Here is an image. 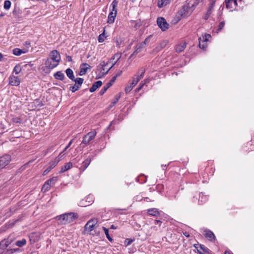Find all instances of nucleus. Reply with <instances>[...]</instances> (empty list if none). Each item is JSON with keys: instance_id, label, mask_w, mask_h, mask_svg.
<instances>
[{"instance_id": "obj_19", "label": "nucleus", "mask_w": 254, "mask_h": 254, "mask_svg": "<svg viewBox=\"0 0 254 254\" xmlns=\"http://www.w3.org/2000/svg\"><path fill=\"white\" fill-rule=\"evenodd\" d=\"M117 15V11L110 12L108 17L107 22L109 24H111L114 22L115 18Z\"/></svg>"}, {"instance_id": "obj_59", "label": "nucleus", "mask_w": 254, "mask_h": 254, "mask_svg": "<svg viewBox=\"0 0 254 254\" xmlns=\"http://www.w3.org/2000/svg\"><path fill=\"white\" fill-rule=\"evenodd\" d=\"M161 45L162 48L165 47V46L166 45V42H164L162 43H161Z\"/></svg>"}, {"instance_id": "obj_2", "label": "nucleus", "mask_w": 254, "mask_h": 254, "mask_svg": "<svg viewBox=\"0 0 254 254\" xmlns=\"http://www.w3.org/2000/svg\"><path fill=\"white\" fill-rule=\"evenodd\" d=\"M78 218V215L76 213L69 212L64 213L56 217V219L60 221L62 224H67L73 222Z\"/></svg>"}, {"instance_id": "obj_29", "label": "nucleus", "mask_w": 254, "mask_h": 254, "mask_svg": "<svg viewBox=\"0 0 254 254\" xmlns=\"http://www.w3.org/2000/svg\"><path fill=\"white\" fill-rule=\"evenodd\" d=\"M210 38H211V35L210 34H205L199 37V40H202V43H205V42H207L208 41Z\"/></svg>"}, {"instance_id": "obj_15", "label": "nucleus", "mask_w": 254, "mask_h": 254, "mask_svg": "<svg viewBox=\"0 0 254 254\" xmlns=\"http://www.w3.org/2000/svg\"><path fill=\"white\" fill-rule=\"evenodd\" d=\"M203 235L209 241H213L215 240V236L213 233L209 230H205Z\"/></svg>"}, {"instance_id": "obj_49", "label": "nucleus", "mask_w": 254, "mask_h": 254, "mask_svg": "<svg viewBox=\"0 0 254 254\" xmlns=\"http://www.w3.org/2000/svg\"><path fill=\"white\" fill-rule=\"evenodd\" d=\"M224 25H225L224 21L221 22L219 24L218 30H219V31L223 29V28L224 27Z\"/></svg>"}, {"instance_id": "obj_30", "label": "nucleus", "mask_w": 254, "mask_h": 254, "mask_svg": "<svg viewBox=\"0 0 254 254\" xmlns=\"http://www.w3.org/2000/svg\"><path fill=\"white\" fill-rule=\"evenodd\" d=\"M108 64V63L107 62L106 63L105 61H102L100 64L97 66V68L99 70H101V71H104L105 69V67Z\"/></svg>"}, {"instance_id": "obj_36", "label": "nucleus", "mask_w": 254, "mask_h": 254, "mask_svg": "<svg viewBox=\"0 0 254 254\" xmlns=\"http://www.w3.org/2000/svg\"><path fill=\"white\" fill-rule=\"evenodd\" d=\"M25 52H23L21 50H20V49L19 48H14L13 50V54L14 55H16V56H19L22 53H24Z\"/></svg>"}, {"instance_id": "obj_45", "label": "nucleus", "mask_w": 254, "mask_h": 254, "mask_svg": "<svg viewBox=\"0 0 254 254\" xmlns=\"http://www.w3.org/2000/svg\"><path fill=\"white\" fill-rule=\"evenodd\" d=\"M20 251V249L19 248H16V249H9L8 251V254H13L14 253L16 252H19Z\"/></svg>"}, {"instance_id": "obj_23", "label": "nucleus", "mask_w": 254, "mask_h": 254, "mask_svg": "<svg viewBox=\"0 0 254 254\" xmlns=\"http://www.w3.org/2000/svg\"><path fill=\"white\" fill-rule=\"evenodd\" d=\"M172 0H158L157 5L159 8L163 7L168 4Z\"/></svg>"}, {"instance_id": "obj_35", "label": "nucleus", "mask_w": 254, "mask_h": 254, "mask_svg": "<svg viewBox=\"0 0 254 254\" xmlns=\"http://www.w3.org/2000/svg\"><path fill=\"white\" fill-rule=\"evenodd\" d=\"M57 181V177H53L49 180H48L46 182L48 183L51 187L55 185L56 182Z\"/></svg>"}, {"instance_id": "obj_14", "label": "nucleus", "mask_w": 254, "mask_h": 254, "mask_svg": "<svg viewBox=\"0 0 254 254\" xmlns=\"http://www.w3.org/2000/svg\"><path fill=\"white\" fill-rule=\"evenodd\" d=\"M139 81V80L138 78H136V77H133L132 78V82L130 83V84L129 85H127L125 88V91L126 93H129Z\"/></svg>"}, {"instance_id": "obj_3", "label": "nucleus", "mask_w": 254, "mask_h": 254, "mask_svg": "<svg viewBox=\"0 0 254 254\" xmlns=\"http://www.w3.org/2000/svg\"><path fill=\"white\" fill-rule=\"evenodd\" d=\"M12 240L9 238L4 239L0 242V254H8L10 248H8L11 244Z\"/></svg>"}, {"instance_id": "obj_5", "label": "nucleus", "mask_w": 254, "mask_h": 254, "mask_svg": "<svg viewBox=\"0 0 254 254\" xmlns=\"http://www.w3.org/2000/svg\"><path fill=\"white\" fill-rule=\"evenodd\" d=\"M96 135V132L95 131H90L87 134L85 135L83 137V140L82 141V144L85 145L88 144L90 141L93 140Z\"/></svg>"}, {"instance_id": "obj_12", "label": "nucleus", "mask_w": 254, "mask_h": 254, "mask_svg": "<svg viewBox=\"0 0 254 254\" xmlns=\"http://www.w3.org/2000/svg\"><path fill=\"white\" fill-rule=\"evenodd\" d=\"M91 66L86 63H83L80 66V71L79 75L80 76L85 74L88 69H90Z\"/></svg>"}, {"instance_id": "obj_4", "label": "nucleus", "mask_w": 254, "mask_h": 254, "mask_svg": "<svg viewBox=\"0 0 254 254\" xmlns=\"http://www.w3.org/2000/svg\"><path fill=\"white\" fill-rule=\"evenodd\" d=\"M64 155V154H63V155H61V157H56L54 160L52 161L50 163L49 166L44 171L43 174L46 175L48 174L51 169L54 168L57 164L58 163L62 160V157Z\"/></svg>"}, {"instance_id": "obj_53", "label": "nucleus", "mask_w": 254, "mask_h": 254, "mask_svg": "<svg viewBox=\"0 0 254 254\" xmlns=\"http://www.w3.org/2000/svg\"><path fill=\"white\" fill-rule=\"evenodd\" d=\"M122 73V71H118L116 75H115L116 78H117L118 76H120Z\"/></svg>"}, {"instance_id": "obj_61", "label": "nucleus", "mask_w": 254, "mask_h": 254, "mask_svg": "<svg viewBox=\"0 0 254 254\" xmlns=\"http://www.w3.org/2000/svg\"><path fill=\"white\" fill-rule=\"evenodd\" d=\"M225 254H232V253H230L229 252H227V251H226V252H225Z\"/></svg>"}, {"instance_id": "obj_37", "label": "nucleus", "mask_w": 254, "mask_h": 254, "mask_svg": "<svg viewBox=\"0 0 254 254\" xmlns=\"http://www.w3.org/2000/svg\"><path fill=\"white\" fill-rule=\"evenodd\" d=\"M51 187V186L46 182L42 187V190L44 192L50 190Z\"/></svg>"}, {"instance_id": "obj_62", "label": "nucleus", "mask_w": 254, "mask_h": 254, "mask_svg": "<svg viewBox=\"0 0 254 254\" xmlns=\"http://www.w3.org/2000/svg\"><path fill=\"white\" fill-rule=\"evenodd\" d=\"M2 58V55L1 53H0V61L1 60V59Z\"/></svg>"}, {"instance_id": "obj_25", "label": "nucleus", "mask_w": 254, "mask_h": 254, "mask_svg": "<svg viewBox=\"0 0 254 254\" xmlns=\"http://www.w3.org/2000/svg\"><path fill=\"white\" fill-rule=\"evenodd\" d=\"M186 47V44L185 43L178 44L176 46V51L178 53L182 52Z\"/></svg>"}, {"instance_id": "obj_16", "label": "nucleus", "mask_w": 254, "mask_h": 254, "mask_svg": "<svg viewBox=\"0 0 254 254\" xmlns=\"http://www.w3.org/2000/svg\"><path fill=\"white\" fill-rule=\"evenodd\" d=\"M145 46L142 43L137 44L134 47V51L130 55L129 58H131L133 55H136L140 53Z\"/></svg>"}, {"instance_id": "obj_32", "label": "nucleus", "mask_w": 254, "mask_h": 254, "mask_svg": "<svg viewBox=\"0 0 254 254\" xmlns=\"http://www.w3.org/2000/svg\"><path fill=\"white\" fill-rule=\"evenodd\" d=\"M215 3V0H213L212 1H210V5L207 10L208 14H211L214 9V7Z\"/></svg>"}, {"instance_id": "obj_13", "label": "nucleus", "mask_w": 254, "mask_h": 254, "mask_svg": "<svg viewBox=\"0 0 254 254\" xmlns=\"http://www.w3.org/2000/svg\"><path fill=\"white\" fill-rule=\"evenodd\" d=\"M122 56V54L121 53H117L115 54L111 59V61L112 62L113 64L112 66L109 68V69L107 70L105 74L107 73L108 71L116 64V63L120 60Z\"/></svg>"}, {"instance_id": "obj_55", "label": "nucleus", "mask_w": 254, "mask_h": 254, "mask_svg": "<svg viewBox=\"0 0 254 254\" xmlns=\"http://www.w3.org/2000/svg\"><path fill=\"white\" fill-rule=\"evenodd\" d=\"M161 223H162V222L160 220H155V225L158 224L159 226H160Z\"/></svg>"}, {"instance_id": "obj_9", "label": "nucleus", "mask_w": 254, "mask_h": 254, "mask_svg": "<svg viewBox=\"0 0 254 254\" xmlns=\"http://www.w3.org/2000/svg\"><path fill=\"white\" fill-rule=\"evenodd\" d=\"M194 247L197 250V252L199 254H205L209 253V249L201 244H194Z\"/></svg>"}, {"instance_id": "obj_38", "label": "nucleus", "mask_w": 254, "mask_h": 254, "mask_svg": "<svg viewBox=\"0 0 254 254\" xmlns=\"http://www.w3.org/2000/svg\"><path fill=\"white\" fill-rule=\"evenodd\" d=\"M81 87L78 86L76 83L72 86L70 87L69 89L72 91V92H75L77 90H78Z\"/></svg>"}, {"instance_id": "obj_24", "label": "nucleus", "mask_w": 254, "mask_h": 254, "mask_svg": "<svg viewBox=\"0 0 254 254\" xmlns=\"http://www.w3.org/2000/svg\"><path fill=\"white\" fill-rule=\"evenodd\" d=\"M54 77L58 80H63L64 78V75L62 71H57L54 74Z\"/></svg>"}, {"instance_id": "obj_18", "label": "nucleus", "mask_w": 254, "mask_h": 254, "mask_svg": "<svg viewBox=\"0 0 254 254\" xmlns=\"http://www.w3.org/2000/svg\"><path fill=\"white\" fill-rule=\"evenodd\" d=\"M102 82L100 80L96 81L93 83L91 87L90 88L89 91L90 92H93L96 90V89L101 86Z\"/></svg>"}, {"instance_id": "obj_6", "label": "nucleus", "mask_w": 254, "mask_h": 254, "mask_svg": "<svg viewBox=\"0 0 254 254\" xmlns=\"http://www.w3.org/2000/svg\"><path fill=\"white\" fill-rule=\"evenodd\" d=\"M157 23L162 31H165L169 28V24L164 17H158L157 19Z\"/></svg>"}, {"instance_id": "obj_39", "label": "nucleus", "mask_w": 254, "mask_h": 254, "mask_svg": "<svg viewBox=\"0 0 254 254\" xmlns=\"http://www.w3.org/2000/svg\"><path fill=\"white\" fill-rule=\"evenodd\" d=\"M11 6V2L8 0H6L4 2V9L7 10L9 9Z\"/></svg>"}, {"instance_id": "obj_46", "label": "nucleus", "mask_w": 254, "mask_h": 254, "mask_svg": "<svg viewBox=\"0 0 254 254\" xmlns=\"http://www.w3.org/2000/svg\"><path fill=\"white\" fill-rule=\"evenodd\" d=\"M152 37V35H149L147 36L146 38L144 40V41L141 43L143 44V45L145 46L146 45L149 43L150 39Z\"/></svg>"}, {"instance_id": "obj_52", "label": "nucleus", "mask_w": 254, "mask_h": 254, "mask_svg": "<svg viewBox=\"0 0 254 254\" xmlns=\"http://www.w3.org/2000/svg\"><path fill=\"white\" fill-rule=\"evenodd\" d=\"M202 198H203V197H202L201 200H200V199L198 200V202H199V204H202L203 202L206 201V197H204V201L202 200Z\"/></svg>"}, {"instance_id": "obj_8", "label": "nucleus", "mask_w": 254, "mask_h": 254, "mask_svg": "<svg viewBox=\"0 0 254 254\" xmlns=\"http://www.w3.org/2000/svg\"><path fill=\"white\" fill-rule=\"evenodd\" d=\"M11 156L8 154H5L0 157V164L3 168L5 166L8 164L11 161Z\"/></svg>"}, {"instance_id": "obj_1", "label": "nucleus", "mask_w": 254, "mask_h": 254, "mask_svg": "<svg viewBox=\"0 0 254 254\" xmlns=\"http://www.w3.org/2000/svg\"><path fill=\"white\" fill-rule=\"evenodd\" d=\"M49 57L45 62V65L49 69H53L58 65L61 61V56L57 50H53Z\"/></svg>"}, {"instance_id": "obj_31", "label": "nucleus", "mask_w": 254, "mask_h": 254, "mask_svg": "<svg viewBox=\"0 0 254 254\" xmlns=\"http://www.w3.org/2000/svg\"><path fill=\"white\" fill-rule=\"evenodd\" d=\"M103 230H104V232H105V234L106 236V237L108 239V240L112 242H113V239L111 238V237L109 235V230L105 228V227H103L102 228Z\"/></svg>"}, {"instance_id": "obj_26", "label": "nucleus", "mask_w": 254, "mask_h": 254, "mask_svg": "<svg viewBox=\"0 0 254 254\" xmlns=\"http://www.w3.org/2000/svg\"><path fill=\"white\" fill-rule=\"evenodd\" d=\"M65 73L67 76L71 80H74V76L72 70L69 68L65 70Z\"/></svg>"}, {"instance_id": "obj_54", "label": "nucleus", "mask_w": 254, "mask_h": 254, "mask_svg": "<svg viewBox=\"0 0 254 254\" xmlns=\"http://www.w3.org/2000/svg\"><path fill=\"white\" fill-rule=\"evenodd\" d=\"M210 14H208V12H206V14H205V16H204V18L205 20L207 19L209 17V16H210Z\"/></svg>"}, {"instance_id": "obj_40", "label": "nucleus", "mask_w": 254, "mask_h": 254, "mask_svg": "<svg viewBox=\"0 0 254 254\" xmlns=\"http://www.w3.org/2000/svg\"><path fill=\"white\" fill-rule=\"evenodd\" d=\"M21 70V68L20 65H16L13 68V72H15L16 74H17L20 72Z\"/></svg>"}, {"instance_id": "obj_34", "label": "nucleus", "mask_w": 254, "mask_h": 254, "mask_svg": "<svg viewBox=\"0 0 254 254\" xmlns=\"http://www.w3.org/2000/svg\"><path fill=\"white\" fill-rule=\"evenodd\" d=\"M118 1L117 0H114L112 3L111 6L112 7V11L111 12H116L117 11L116 7L118 5Z\"/></svg>"}, {"instance_id": "obj_48", "label": "nucleus", "mask_w": 254, "mask_h": 254, "mask_svg": "<svg viewBox=\"0 0 254 254\" xmlns=\"http://www.w3.org/2000/svg\"><path fill=\"white\" fill-rule=\"evenodd\" d=\"M120 95L116 96L114 101L112 102V104L111 106H114L118 102L119 99L120 98Z\"/></svg>"}, {"instance_id": "obj_42", "label": "nucleus", "mask_w": 254, "mask_h": 254, "mask_svg": "<svg viewBox=\"0 0 254 254\" xmlns=\"http://www.w3.org/2000/svg\"><path fill=\"white\" fill-rule=\"evenodd\" d=\"M133 240L131 239H126L125 240L124 244L126 246H128L130 245L132 242Z\"/></svg>"}, {"instance_id": "obj_57", "label": "nucleus", "mask_w": 254, "mask_h": 254, "mask_svg": "<svg viewBox=\"0 0 254 254\" xmlns=\"http://www.w3.org/2000/svg\"><path fill=\"white\" fill-rule=\"evenodd\" d=\"M181 16H187V15H186V13H185V12H183V11H181Z\"/></svg>"}, {"instance_id": "obj_58", "label": "nucleus", "mask_w": 254, "mask_h": 254, "mask_svg": "<svg viewBox=\"0 0 254 254\" xmlns=\"http://www.w3.org/2000/svg\"><path fill=\"white\" fill-rule=\"evenodd\" d=\"M110 229H117V227L114 225H112L111 227H110Z\"/></svg>"}, {"instance_id": "obj_7", "label": "nucleus", "mask_w": 254, "mask_h": 254, "mask_svg": "<svg viewBox=\"0 0 254 254\" xmlns=\"http://www.w3.org/2000/svg\"><path fill=\"white\" fill-rule=\"evenodd\" d=\"M98 222L97 219H94L89 220L85 226V229L86 230L91 232L95 228V225Z\"/></svg>"}, {"instance_id": "obj_22", "label": "nucleus", "mask_w": 254, "mask_h": 254, "mask_svg": "<svg viewBox=\"0 0 254 254\" xmlns=\"http://www.w3.org/2000/svg\"><path fill=\"white\" fill-rule=\"evenodd\" d=\"M72 163L71 162L66 163L65 165L62 167L60 173H62L65 172L66 171L71 169L72 167Z\"/></svg>"}, {"instance_id": "obj_43", "label": "nucleus", "mask_w": 254, "mask_h": 254, "mask_svg": "<svg viewBox=\"0 0 254 254\" xmlns=\"http://www.w3.org/2000/svg\"><path fill=\"white\" fill-rule=\"evenodd\" d=\"M98 40L99 43H102L104 41L105 37H104V32L103 33L101 34L99 36Z\"/></svg>"}, {"instance_id": "obj_10", "label": "nucleus", "mask_w": 254, "mask_h": 254, "mask_svg": "<svg viewBox=\"0 0 254 254\" xmlns=\"http://www.w3.org/2000/svg\"><path fill=\"white\" fill-rule=\"evenodd\" d=\"M9 84L12 86H18L20 83V80L18 76L10 75L8 78Z\"/></svg>"}, {"instance_id": "obj_44", "label": "nucleus", "mask_w": 254, "mask_h": 254, "mask_svg": "<svg viewBox=\"0 0 254 254\" xmlns=\"http://www.w3.org/2000/svg\"><path fill=\"white\" fill-rule=\"evenodd\" d=\"M73 139H71L69 142V143H68V144L66 145V146L65 147V148L64 149V150H63V151L62 152H61L59 155V157H61V155H63V153L65 151L67 148H68L69 147V146L71 145V144H72V141H73Z\"/></svg>"}, {"instance_id": "obj_28", "label": "nucleus", "mask_w": 254, "mask_h": 254, "mask_svg": "<svg viewBox=\"0 0 254 254\" xmlns=\"http://www.w3.org/2000/svg\"><path fill=\"white\" fill-rule=\"evenodd\" d=\"M111 87L110 83H107L105 85L103 86V87L101 89V90L99 92V94L100 95H103L106 91L107 90L108 88Z\"/></svg>"}, {"instance_id": "obj_64", "label": "nucleus", "mask_w": 254, "mask_h": 254, "mask_svg": "<svg viewBox=\"0 0 254 254\" xmlns=\"http://www.w3.org/2000/svg\"><path fill=\"white\" fill-rule=\"evenodd\" d=\"M112 125V123H110V124L109 125V127H108V128L110 127H111V126Z\"/></svg>"}, {"instance_id": "obj_41", "label": "nucleus", "mask_w": 254, "mask_h": 254, "mask_svg": "<svg viewBox=\"0 0 254 254\" xmlns=\"http://www.w3.org/2000/svg\"><path fill=\"white\" fill-rule=\"evenodd\" d=\"M199 47L200 48L204 50L207 47V43L205 42V43H202V41L199 40Z\"/></svg>"}, {"instance_id": "obj_11", "label": "nucleus", "mask_w": 254, "mask_h": 254, "mask_svg": "<svg viewBox=\"0 0 254 254\" xmlns=\"http://www.w3.org/2000/svg\"><path fill=\"white\" fill-rule=\"evenodd\" d=\"M225 2L227 8L230 9V11H233L237 5V0H225Z\"/></svg>"}, {"instance_id": "obj_20", "label": "nucleus", "mask_w": 254, "mask_h": 254, "mask_svg": "<svg viewBox=\"0 0 254 254\" xmlns=\"http://www.w3.org/2000/svg\"><path fill=\"white\" fill-rule=\"evenodd\" d=\"M91 161V159L88 158L85 160L82 163V165L80 168V170L84 171L89 165Z\"/></svg>"}, {"instance_id": "obj_50", "label": "nucleus", "mask_w": 254, "mask_h": 254, "mask_svg": "<svg viewBox=\"0 0 254 254\" xmlns=\"http://www.w3.org/2000/svg\"><path fill=\"white\" fill-rule=\"evenodd\" d=\"M117 78L116 77H115V76H114L112 79H111V80L108 82V83H110L111 84V86L112 85L113 83L115 81V80H116Z\"/></svg>"}, {"instance_id": "obj_60", "label": "nucleus", "mask_w": 254, "mask_h": 254, "mask_svg": "<svg viewBox=\"0 0 254 254\" xmlns=\"http://www.w3.org/2000/svg\"><path fill=\"white\" fill-rule=\"evenodd\" d=\"M67 58L68 59V61L69 62L71 61L72 60L71 57L70 56H67Z\"/></svg>"}, {"instance_id": "obj_56", "label": "nucleus", "mask_w": 254, "mask_h": 254, "mask_svg": "<svg viewBox=\"0 0 254 254\" xmlns=\"http://www.w3.org/2000/svg\"><path fill=\"white\" fill-rule=\"evenodd\" d=\"M183 234L187 237H190V235L188 232H184Z\"/></svg>"}, {"instance_id": "obj_51", "label": "nucleus", "mask_w": 254, "mask_h": 254, "mask_svg": "<svg viewBox=\"0 0 254 254\" xmlns=\"http://www.w3.org/2000/svg\"><path fill=\"white\" fill-rule=\"evenodd\" d=\"M143 81H141L140 84H139V87L138 88H137L136 89V90L138 91H139L142 87L143 86H144V85L145 84V83H143Z\"/></svg>"}, {"instance_id": "obj_33", "label": "nucleus", "mask_w": 254, "mask_h": 254, "mask_svg": "<svg viewBox=\"0 0 254 254\" xmlns=\"http://www.w3.org/2000/svg\"><path fill=\"white\" fill-rule=\"evenodd\" d=\"M72 81H74L76 84L81 87L84 79L82 78L78 77L75 78L74 77V80H72Z\"/></svg>"}, {"instance_id": "obj_27", "label": "nucleus", "mask_w": 254, "mask_h": 254, "mask_svg": "<svg viewBox=\"0 0 254 254\" xmlns=\"http://www.w3.org/2000/svg\"><path fill=\"white\" fill-rule=\"evenodd\" d=\"M26 240L25 239H22L20 240H18L15 243V245L19 247H22L26 244Z\"/></svg>"}, {"instance_id": "obj_47", "label": "nucleus", "mask_w": 254, "mask_h": 254, "mask_svg": "<svg viewBox=\"0 0 254 254\" xmlns=\"http://www.w3.org/2000/svg\"><path fill=\"white\" fill-rule=\"evenodd\" d=\"M132 24H133L132 26L135 28V29H137L138 27L140 26V23L139 22L134 21L132 22Z\"/></svg>"}, {"instance_id": "obj_63", "label": "nucleus", "mask_w": 254, "mask_h": 254, "mask_svg": "<svg viewBox=\"0 0 254 254\" xmlns=\"http://www.w3.org/2000/svg\"><path fill=\"white\" fill-rule=\"evenodd\" d=\"M3 15H4V14H3L1 13V14H0V17H2V16H3Z\"/></svg>"}, {"instance_id": "obj_21", "label": "nucleus", "mask_w": 254, "mask_h": 254, "mask_svg": "<svg viewBox=\"0 0 254 254\" xmlns=\"http://www.w3.org/2000/svg\"><path fill=\"white\" fill-rule=\"evenodd\" d=\"M145 72V68L142 67L138 70L137 74L135 75L134 77L136 78H138L139 80H140V79L143 77Z\"/></svg>"}, {"instance_id": "obj_17", "label": "nucleus", "mask_w": 254, "mask_h": 254, "mask_svg": "<svg viewBox=\"0 0 254 254\" xmlns=\"http://www.w3.org/2000/svg\"><path fill=\"white\" fill-rule=\"evenodd\" d=\"M147 213L149 215L155 217H158L160 214L158 209L156 208H151L147 210Z\"/></svg>"}]
</instances>
